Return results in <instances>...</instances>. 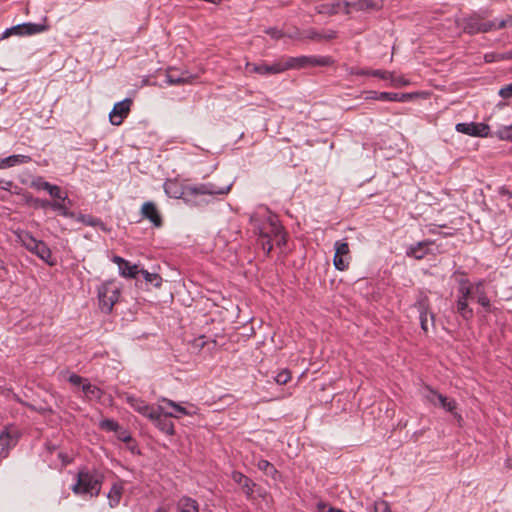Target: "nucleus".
Returning a JSON list of instances; mask_svg holds the SVG:
<instances>
[{
  "mask_svg": "<svg viewBox=\"0 0 512 512\" xmlns=\"http://www.w3.org/2000/svg\"><path fill=\"white\" fill-rule=\"evenodd\" d=\"M254 228L258 231L263 250L269 254L272 250V241L278 246L286 244V235L283 232L278 217L269 210H263L251 217Z\"/></svg>",
  "mask_w": 512,
  "mask_h": 512,
  "instance_id": "obj_1",
  "label": "nucleus"
},
{
  "mask_svg": "<svg viewBox=\"0 0 512 512\" xmlns=\"http://www.w3.org/2000/svg\"><path fill=\"white\" fill-rule=\"evenodd\" d=\"M232 187V182L219 185L215 182L194 185V205L208 204L218 196L226 195Z\"/></svg>",
  "mask_w": 512,
  "mask_h": 512,
  "instance_id": "obj_2",
  "label": "nucleus"
},
{
  "mask_svg": "<svg viewBox=\"0 0 512 512\" xmlns=\"http://www.w3.org/2000/svg\"><path fill=\"white\" fill-rule=\"evenodd\" d=\"M15 235L18 239V241L25 246L26 249H28L30 252L37 255L40 259L45 261L48 265L53 266L55 265V260L52 258L51 250L48 248V246L40 241L34 238L31 233L24 231V230H17L15 231Z\"/></svg>",
  "mask_w": 512,
  "mask_h": 512,
  "instance_id": "obj_3",
  "label": "nucleus"
},
{
  "mask_svg": "<svg viewBox=\"0 0 512 512\" xmlns=\"http://www.w3.org/2000/svg\"><path fill=\"white\" fill-rule=\"evenodd\" d=\"M283 72L291 69H302L315 66H329L333 60L329 56H298L282 57Z\"/></svg>",
  "mask_w": 512,
  "mask_h": 512,
  "instance_id": "obj_4",
  "label": "nucleus"
},
{
  "mask_svg": "<svg viewBox=\"0 0 512 512\" xmlns=\"http://www.w3.org/2000/svg\"><path fill=\"white\" fill-rule=\"evenodd\" d=\"M120 298V286L114 280H108L98 287L99 305L102 311L110 313Z\"/></svg>",
  "mask_w": 512,
  "mask_h": 512,
  "instance_id": "obj_5",
  "label": "nucleus"
},
{
  "mask_svg": "<svg viewBox=\"0 0 512 512\" xmlns=\"http://www.w3.org/2000/svg\"><path fill=\"white\" fill-rule=\"evenodd\" d=\"M100 489L101 482L99 478L86 471L78 473L77 483L72 487L75 494H89L90 496L98 495Z\"/></svg>",
  "mask_w": 512,
  "mask_h": 512,
  "instance_id": "obj_6",
  "label": "nucleus"
},
{
  "mask_svg": "<svg viewBox=\"0 0 512 512\" xmlns=\"http://www.w3.org/2000/svg\"><path fill=\"white\" fill-rule=\"evenodd\" d=\"M457 312L465 320L473 317V310L468 306V299L473 295V285L462 280L458 288Z\"/></svg>",
  "mask_w": 512,
  "mask_h": 512,
  "instance_id": "obj_7",
  "label": "nucleus"
},
{
  "mask_svg": "<svg viewBox=\"0 0 512 512\" xmlns=\"http://www.w3.org/2000/svg\"><path fill=\"white\" fill-rule=\"evenodd\" d=\"M154 415L156 417L149 420L152 421L153 424L162 432L166 434H173L174 425L170 418H178V415L174 412H170L165 405H158Z\"/></svg>",
  "mask_w": 512,
  "mask_h": 512,
  "instance_id": "obj_8",
  "label": "nucleus"
},
{
  "mask_svg": "<svg viewBox=\"0 0 512 512\" xmlns=\"http://www.w3.org/2000/svg\"><path fill=\"white\" fill-rule=\"evenodd\" d=\"M48 30V25L46 24V18H44V23L35 24V23H23L16 26H13L7 29L4 32L3 37L6 38L10 35H34L38 33H42Z\"/></svg>",
  "mask_w": 512,
  "mask_h": 512,
  "instance_id": "obj_9",
  "label": "nucleus"
},
{
  "mask_svg": "<svg viewBox=\"0 0 512 512\" xmlns=\"http://www.w3.org/2000/svg\"><path fill=\"white\" fill-rule=\"evenodd\" d=\"M424 397L431 404H433L435 406L438 405V406L442 407L443 409H445L446 411L453 413L459 419H461V416L455 412L456 402L454 400L447 398L446 396L438 393L437 391L433 390L430 387L426 388Z\"/></svg>",
  "mask_w": 512,
  "mask_h": 512,
  "instance_id": "obj_10",
  "label": "nucleus"
},
{
  "mask_svg": "<svg viewBox=\"0 0 512 512\" xmlns=\"http://www.w3.org/2000/svg\"><path fill=\"white\" fill-rule=\"evenodd\" d=\"M334 248L333 264L337 270L344 271L349 267L351 259L349 245L346 241H336Z\"/></svg>",
  "mask_w": 512,
  "mask_h": 512,
  "instance_id": "obj_11",
  "label": "nucleus"
},
{
  "mask_svg": "<svg viewBox=\"0 0 512 512\" xmlns=\"http://www.w3.org/2000/svg\"><path fill=\"white\" fill-rule=\"evenodd\" d=\"M246 70L249 73H257L260 75H274V74H280L283 73V66H282V60L281 58L277 61L273 62L272 64H266V63H246Z\"/></svg>",
  "mask_w": 512,
  "mask_h": 512,
  "instance_id": "obj_12",
  "label": "nucleus"
},
{
  "mask_svg": "<svg viewBox=\"0 0 512 512\" xmlns=\"http://www.w3.org/2000/svg\"><path fill=\"white\" fill-rule=\"evenodd\" d=\"M457 132L474 136V137H485L489 134V126L484 123H458L455 127Z\"/></svg>",
  "mask_w": 512,
  "mask_h": 512,
  "instance_id": "obj_13",
  "label": "nucleus"
},
{
  "mask_svg": "<svg viewBox=\"0 0 512 512\" xmlns=\"http://www.w3.org/2000/svg\"><path fill=\"white\" fill-rule=\"evenodd\" d=\"M131 106V100L125 99L114 105L113 109L109 113V120L113 125H120L123 120L128 116Z\"/></svg>",
  "mask_w": 512,
  "mask_h": 512,
  "instance_id": "obj_14",
  "label": "nucleus"
},
{
  "mask_svg": "<svg viewBox=\"0 0 512 512\" xmlns=\"http://www.w3.org/2000/svg\"><path fill=\"white\" fill-rule=\"evenodd\" d=\"M125 399L127 403L138 413L143 415L144 417L148 419H154L156 416L154 415V412L157 408H154L153 406L147 404L142 399H139L132 395H126Z\"/></svg>",
  "mask_w": 512,
  "mask_h": 512,
  "instance_id": "obj_15",
  "label": "nucleus"
},
{
  "mask_svg": "<svg viewBox=\"0 0 512 512\" xmlns=\"http://www.w3.org/2000/svg\"><path fill=\"white\" fill-rule=\"evenodd\" d=\"M413 98L411 93H391V92H369V96L366 99L380 100V101H392V102H407Z\"/></svg>",
  "mask_w": 512,
  "mask_h": 512,
  "instance_id": "obj_16",
  "label": "nucleus"
},
{
  "mask_svg": "<svg viewBox=\"0 0 512 512\" xmlns=\"http://www.w3.org/2000/svg\"><path fill=\"white\" fill-rule=\"evenodd\" d=\"M416 307L419 312V320L421 328L424 332L428 331V316L430 317L431 323H434V314L430 312L429 303L426 296L420 297L416 303Z\"/></svg>",
  "mask_w": 512,
  "mask_h": 512,
  "instance_id": "obj_17",
  "label": "nucleus"
},
{
  "mask_svg": "<svg viewBox=\"0 0 512 512\" xmlns=\"http://www.w3.org/2000/svg\"><path fill=\"white\" fill-rule=\"evenodd\" d=\"M112 261L118 266L119 274L124 278H136L140 273L138 265L131 264L120 256H114Z\"/></svg>",
  "mask_w": 512,
  "mask_h": 512,
  "instance_id": "obj_18",
  "label": "nucleus"
},
{
  "mask_svg": "<svg viewBox=\"0 0 512 512\" xmlns=\"http://www.w3.org/2000/svg\"><path fill=\"white\" fill-rule=\"evenodd\" d=\"M141 213L145 218L149 219L154 224V226H161L162 219L154 203H144L141 208Z\"/></svg>",
  "mask_w": 512,
  "mask_h": 512,
  "instance_id": "obj_19",
  "label": "nucleus"
},
{
  "mask_svg": "<svg viewBox=\"0 0 512 512\" xmlns=\"http://www.w3.org/2000/svg\"><path fill=\"white\" fill-rule=\"evenodd\" d=\"M429 244H430V242H428V241L418 242L417 244L410 246L407 249L406 254L409 257H413L417 260H420V259L424 258L425 255L427 254Z\"/></svg>",
  "mask_w": 512,
  "mask_h": 512,
  "instance_id": "obj_20",
  "label": "nucleus"
},
{
  "mask_svg": "<svg viewBox=\"0 0 512 512\" xmlns=\"http://www.w3.org/2000/svg\"><path fill=\"white\" fill-rule=\"evenodd\" d=\"M232 479L243 488L248 496L253 494L255 484L247 476L240 472H233Z\"/></svg>",
  "mask_w": 512,
  "mask_h": 512,
  "instance_id": "obj_21",
  "label": "nucleus"
},
{
  "mask_svg": "<svg viewBox=\"0 0 512 512\" xmlns=\"http://www.w3.org/2000/svg\"><path fill=\"white\" fill-rule=\"evenodd\" d=\"M482 20L483 17H481L478 14H474L472 16L465 18L463 20L464 30L471 34L480 33V31H478V28L481 27Z\"/></svg>",
  "mask_w": 512,
  "mask_h": 512,
  "instance_id": "obj_22",
  "label": "nucleus"
},
{
  "mask_svg": "<svg viewBox=\"0 0 512 512\" xmlns=\"http://www.w3.org/2000/svg\"><path fill=\"white\" fill-rule=\"evenodd\" d=\"M165 192L169 197L172 198H183L185 196V191L182 188L181 184L176 180H169L165 183Z\"/></svg>",
  "mask_w": 512,
  "mask_h": 512,
  "instance_id": "obj_23",
  "label": "nucleus"
},
{
  "mask_svg": "<svg viewBox=\"0 0 512 512\" xmlns=\"http://www.w3.org/2000/svg\"><path fill=\"white\" fill-rule=\"evenodd\" d=\"M473 294L476 295L477 302L488 311L490 308V300L483 289L482 282L473 285Z\"/></svg>",
  "mask_w": 512,
  "mask_h": 512,
  "instance_id": "obj_24",
  "label": "nucleus"
},
{
  "mask_svg": "<svg viewBox=\"0 0 512 512\" xmlns=\"http://www.w3.org/2000/svg\"><path fill=\"white\" fill-rule=\"evenodd\" d=\"M208 158H209V161H208L207 165H204V163L200 160L196 161L194 159V165L198 166L197 173L202 175L203 177H205L206 175L211 173L216 166L214 163L215 159L212 156H209Z\"/></svg>",
  "mask_w": 512,
  "mask_h": 512,
  "instance_id": "obj_25",
  "label": "nucleus"
},
{
  "mask_svg": "<svg viewBox=\"0 0 512 512\" xmlns=\"http://www.w3.org/2000/svg\"><path fill=\"white\" fill-rule=\"evenodd\" d=\"M82 391H83L85 397L90 400L99 399L102 394L101 390L98 387L92 385L91 383H89L87 381L85 383H83Z\"/></svg>",
  "mask_w": 512,
  "mask_h": 512,
  "instance_id": "obj_26",
  "label": "nucleus"
},
{
  "mask_svg": "<svg viewBox=\"0 0 512 512\" xmlns=\"http://www.w3.org/2000/svg\"><path fill=\"white\" fill-rule=\"evenodd\" d=\"M190 77L191 76L188 72L178 75L175 70H171L167 74V83L180 84V83H184V82H189Z\"/></svg>",
  "mask_w": 512,
  "mask_h": 512,
  "instance_id": "obj_27",
  "label": "nucleus"
},
{
  "mask_svg": "<svg viewBox=\"0 0 512 512\" xmlns=\"http://www.w3.org/2000/svg\"><path fill=\"white\" fill-rule=\"evenodd\" d=\"M69 203L70 200L67 199V196H64L61 200L54 201L51 204V207L54 208L55 210H59L60 213L65 217H74V214L71 213L67 208V204Z\"/></svg>",
  "mask_w": 512,
  "mask_h": 512,
  "instance_id": "obj_28",
  "label": "nucleus"
},
{
  "mask_svg": "<svg viewBox=\"0 0 512 512\" xmlns=\"http://www.w3.org/2000/svg\"><path fill=\"white\" fill-rule=\"evenodd\" d=\"M122 486L119 484H114L108 493V500L111 507H114L119 504L121 496H122Z\"/></svg>",
  "mask_w": 512,
  "mask_h": 512,
  "instance_id": "obj_29",
  "label": "nucleus"
},
{
  "mask_svg": "<svg viewBox=\"0 0 512 512\" xmlns=\"http://www.w3.org/2000/svg\"><path fill=\"white\" fill-rule=\"evenodd\" d=\"M257 467L259 470L264 472L266 475L271 476L274 479L276 478V476L278 474V471L276 470L274 465H272L267 460H264V459L259 460L257 463Z\"/></svg>",
  "mask_w": 512,
  "mask_h": 512,
  "instance_id": "obj_30",
  "label": "nucleus"
},
{
  "mask_svg": "<svg viewBox=\"0 0 512 512\" xmlns=\"http://www.w3.org/2000/svg\"><path fill=\"white\" fill-rule=\"evenodd\" d=\"M158 405H165L170 412L176 413L178 417L188 414V411L184 407H181L171 400L163 399Z\"/></svg>",
  "mask_w": 512,
  "mask_h": 512,
  "instance_id": "obj_31",
  "label": "nucleus"
},
{
  "mask_svg": "<svg viewBox=\"0 0 512 512\" xmlns=\"http://www.w3.org/2000/svg\"><path fill=\"white\" fill-rule=\"evenodd\" d=\"M147 283L159 288L162 284V278L157 273H150L147 270H140V273Z\"/></svg>",
  "mask_w": 512,
  "mask_h": 512,
  "instance_id": "obj_32",
  "label": "nucleus"
},
{
  "mask_svg": "<svg viewBox=\"0 0 512 512\" xmlns=\"http://www.w3.org/2000/svg\"><path fill=\"white\" fill-rule=\"evenodd\" d=\"M14 443L15 440L8 431L5 430L0 433V452H4Z\"/></svg>",
  "mask_w": 512,
  "mask_h": 512,
  "instance_id": "obj_33",
  "label": "nucleus"
},
{
  "mask_svg": "<svg viewBox=\"0 0 512 512\" xmlns=\"http://www.w3.org/2000/svg\"><path fill=\"white\" fill-rule=\"evenodd\" d=\"M11 167L26 164L31 161V158L27 155H11L7 157Z\"/></svg>",
  "mask_w": 512,
  "mask_h": 512,
  "instance_id": "obj_34",
  "label": "nucleus"
},
{
  "mask_svg": "<svg viewBox=\"0 0 512 512\" xmlns=\"http://www.w3.org/2000/svg\"><path fill=\"white\" fill-rule=\"evenodd\" d=\"M390 85L394 87H404L410 84L409 80L405 79L402 76H397L393 72H391L390 76Z\"/></svg>",
  "mask_w": 512,
  "mask_h": 512,
  "instance_id": "obj_35",
  "label": "nucleus"
},
{
  "mask_svg": "<svg viewBox=\"0 0 512 512\" xmlns=\"http://www.w3.org/2000/svg\"><path fill=\"white\" fill-rule=\"evenodd\" d=\"M51 185L50 183L44 181L42 178L38 177L36 179H34L31 183V186L35 189H38V190H46L48 192V190L51 188Z\"/></svg>",
  "mask_w": 512,
  "mask_h": 512,
  "instance_id": "obj_36",
  "label": "nucleus"
},
{
  "mask_svg": "<svg viewBox=\"0 0 512 512\" xmlns=\"http://www.w3.org/2000/svg\"><path fill=\"white\" fill-rule=\"evenodd\" d=\"M497 135L502 140L512 141V123L500 129Z\"/></svg>",
  "mask_w": 512,
  "mask_h": 512,
  "instance_id": "obj_37",
  "label": "nucleus"
},
{
  "mask_svg": "<svg viewBox=\"0 0 512 512\" xmlns=\"http://www.w3.org/2000/svg\"><path fill=\"white\" fill-rule=\"evenodd\" d=\"M290 372L288 370H282L275 376L277 384L284 385L290 380Z\"/></svg>",
  "mask_w": 512,
  "mask_h": 512,
  "instance_id": "obj_38",
  "label": "nucleus"
},
{
  "mask_svg": "<svg viewBox=\"0 0 512 512\" xmlns=\"http://www.w3.org/2000/svg\"><path fill=\"white\" fill-rule=\"evenodd\" d=\"M492 30H496V20L495 21H483L482 20L481 27L478 28V31H480V33H486V32L492 31Z\"/></svg>",
  "mask_w": 512,
  "mask_h": 512,
  "instance_id": "obj_39",
  "label": "nucleus"
},
{
  "mask_svg": "<svg viewBox=\"0 0 512 512\" xmlns=\"http://www.w3.org/2000/svg\"><path fill=\"white\" fill-rule=\"evenodd\" d=\"M100 427L109 431H117L118 424L110 419H105L100 422Z\"/></svg>",
  "mask_w": 512,
  "mask_h": 512,
  "instance_id": "obj_40",
  "label": "nucleus"
},
{
  "mask_svg": "<svg viewBox=\"0 0 512 512\" xmlns=\"http://www.w3.org/2000/svg\"><path fill=\"white\" fill-rule=\"evenodd\" d=\"M370 76L378 77L383 80H390L391 72L384 70H370Z\"/></svg>",
  "mask_w": 512,
  "mask_h": 512,
  "instance_id": "obj_41",
  "label": "nucleus"
},
{
  "mask_svg": "<svg viewBox=\"0 0 512 512\" xmlns=\"http://www.w3.org/2000/svg\"><path fill=\"white\" fill-rule=\"evenodd\" d=\"M499 96L504 98V99L512 98V83L502 87L499 90Z\"/></svg>",
  "mask_w": 512,
  "mask_h": 512,
  "instance_id": "obj_42",
  "label": "nucleus"
},
{
  "mask_svg": "<svg viewBox=\"0 0 512 512\" xmlns=\"http://www.w3.org/2000/svg\"><path fill=\"white\" fill-rule=\"evenodd\" d=\"M317 511L318 512H345L341 509L335 508V507H327V504L324 502H319L317 504Z\"/></svg>",
  "mask_w": 512,
  "mask_h": 512,
  "instance_id": "obj_43",
  "label": "nucleus"
},
{
  "mask_svg": "<svg viewBox=\"0 0 512 512\" xmlns=\"http://www.w3.org/2000/svg\"><path fill=\"white\" fill-rule=\"evenodd\" d=\"M68 381L72 385L80 387L82 389L83 383H85L87 380L81 378L78 375L72 374V375L69 376Z\"/></svg>",
  "mask_w": 512,
  "mask_h": 512,
  "instance_id": "obj_44",
  "label": "nucleus"
},
{
  "mask_svg": "<svg viewBox=\"0 0 512 512\" xmlns=\"http://www.w3.org/2000/svg\"><path fill=\"white\" fill-rule=\"evenodd\" d=\"M265 33L275 40L284 37V33L282 32V30H279L277 28H268L265 30Z\"/></svg>",
  "mask_w": 512,
  "mask_h": 512,
  "instance_id": "obj_45",
  "label": "nucleus"
},
{
  "mask_svg": "<svg viewBox=\"0 0 512 512\" xmlns=\"http://www.w3.org/2000/svg\"><path fill=\"white\" fill-rule=\"evenodd\" d=\"M48 193L56 199V201L61 200L64 196L62 195L61 189L59 186L51 185V188L48 190Z\"/></svg>",
  "mask_w": 512,
  "mask_h": 512,
  "instance_id": "obj_46",
  "label": "nucleus"
},
{
  "mask_svg": "<svg viewBox=\"0 0 512 512\" xmlns=\"http://www.w3.org/2000/svg\"><path fill=\"white\" fill-rule=\"evenodd\" d=\"M303 37L310 39V40L320 41V40H322V33H319L317 31L311 29V30L306 31Z\"/></svg>",
  "mask_w": 512,
  "mask_h": 512,
  "instance_id": "obj_47",
  "label": "nucleus"
},
{
  "mask_svg": "<svg viewBox=\"0 0 512 512\" xmlns=\"http://www.w3.org/2000/svg\"><path fill=\"white\" fill-rule=\"evenodd\" d=\"M509 25H512V17L508 16L506 19L496 21V30L503 29Z\"/></svg>",
  "mask_w": 512,
  "mask_h": 512,
  "instance_id": "obj_48",
  "label": "nucleus"
},
{
  "mask_svg": "<svg viewBox=\"0 0 512 512\" xmlns=\"http://www.w3.org/2000/svg\"><path fill=\"white\" fill-rule=\"evenodd\" d=\"M375 512H392V511H391L388 503L385 501H382L375 505Z\"/></svg>",
  "mask_w": 512,
  "mask_h": 512,
  "instance_id": "obj_49",
  "label": "nucleus"
},
{
  "mask_svg": "<svg viewBox=\"0 0 512 512\" xmlns=\"http://www.w3.org/2000/svg\"><path fill=\"white\" fill-rule=\"evenodd\" d=\"M180 512H190L191 504L190 499H182L179 503Z\"/></svg>",
  "mask_w": 512,
  "mask_h": 512,
  "instance_id": "obj_50",
  "label": "nucleus"
},
{
  "mask_svg": "<svg viewBox=\"0 0 512 512\" xmlns=\"http://www.w3.org/2000/svg\"><path fill=\"white\" fill-rule=\"evenodd\" d=\"M117 436L118 438L123 441V442H129L131 440V436L129 434V432H127L126 430H117Z\"/></svg>",
  "mask_w": 512,
  "mask_h": 512,
  "instance_id": "obj_51",
  "label": "nucleus"
},
{
  "mask_svg": "<svg viewBox=\"0 0 512 512\" xmlns=\"http://www.w3.org/2000/svg\"><path fill=\"white\" fill-rule=\"evenodd\" d=\"M349 73L352 74V75L370 76V70H367V69L351 68L349 70Z\"/></svg>",
  "mask_w": 512,
  "mask_h": 512,
  "instance_id": "obj_52",
  "label": "nucleus"
},
{
  "mask_svg": "<svg viewBox=\"0 0 512 512\" xmlns=\"http://www.w3.org/2000/svg\"><path fill=\"white\" fill-rule=\"evenodd\" d=\"M77 220L82 222V223H84V224H86V225L94 226L96 224V222L93 219H91V218H89L87 216H84V215L78 216Z\"/></svg>",
  "mask_w": 512,
  "mask_h": 512,
  "instance_id": "obj_53",
  "label": "nucleus"
},
{
  "mask_svg": "<svg viewBox=\"0 0 512 512\" xmlns=\"http://www.w3.org/2000/svg\"><path fill=\"white\" fill-rule=\"evenodd\" d=\"M361 7L367 8V9H373L376 7L375 3L371 0H364L361 2Z\"/></svg>",
  "mask_w": 512,
  "mask_h": 512,
  "instance_id": "obj_54",
  "label": "nucleus"
},
{
  "mask_svg": "<svg viewBox=\"0 0 512 512\" xmlns=\"http://www.w3.org/2000/svg\"><path fill=\"white\" fill-rule=\"evenodd\" d=\"M205 344H206V342L203 340V337L194 339V342H193L194 348H196V347L203 348L205 346Z\"/></svg>",
  "mask_w": 512,
  "mask_h": 512,
  "instance_id": "obj_55",
  "label": "nucleus"
},
{
  "mask_svg": "<svg viewBox=\"0 0 512 512\" xmlns=\"http://www.w3.org/2000/svg\"><path fill=\"white\" fill-rule=\"evenodd\" d=\"M9 160L8 158H3L0 160V170L10 168Z\"/></svg>",
  "mask_w": 512,
  "mask_h": 512,
  "instance_id": "obj_56",
  "label": "nucleus"
},
{
  "mask_svg": "<svg viewBox=\"0 0 512 512\" xmlns=\"http://www.w3.org/2000/svg\"><path fill=\"white\" fill-rule=\"evenodd\" d=\"M335 37V32L334 31H329L327 33H322V40H330V39H333Z\"/></svg>",
  "mask_w": 512,
  "mask_h": 512,
  "instance_id": "obj_57",
  "label": "nucleus"
},
{
  "mask_svg": "<svg viewBox=\"0 0 512 512\" xmlns=\"http://www.w3.org/2000/svg\"><path fill=\"white\" fill-rule=\"evenodd\" d=\"M0 186H1L3 189H5V190H9V189H10V187L12 186V182H10V181H6V182H4V181L0 180Z\"/></svg>",
  "mask_w": 512,
  "mask_h": 512,
  "instance_id": "obj_58",
  "label": "nucleus"
},
{
  "mask_svg": "<svg viewBox=\"0 0 512 512\" xmlns=\"http://www.w3.org/2000/svg\"><path fill=\"white\" fill-rule=\"evenodd\" d=\"M37 203H38L40 206H42V207H46V206H48V205H49V203H48L47 201H39V200H38V201H37Z\"/></svg>",
  "mask_w": 512,
  "mask_h": 512,
  "instance_id": "obj_59",
  "label": "nucleus"
},
{
  "mask_svg": "<svg viewBox=\"0 0 512 512\" xmlns=\"http://www.w3.org/2000/svg\"><path fill=\"white\" fill-rule=\"evenodd\" d=\"M504 58H512V55L509 54V55L505 56Z\"/></svg>",
  "mask_w": 512,
  "mask_h": 512,
  "instance_id": "obj_60",
  "label": "nucleus"
},
{
  "mask_svg": "<svg viewBox=\"0 0 512 512\" xmlns=\"http://www.w3.org/2000/svg\"><path fill=\"white\" fill-rule=\"evenodd\" d=\"M3 267V262L0 260V268Z\"/></svg>",
  "mask_w": 512,
  "mask_h": 512,
  "instance_id": "obj_61",
  "label": "nucleus"
},
{
  "mask_svg": "<svg viewBox=\"0 0 512 512\" xmlns=\"http://www.w3.org/2000/svg\"><path fill=\"white\" fill-rule=\"evenodd\" d=\"M156 512H165V511L162 509H158Z\"/></svg>",
  "mask_w": 512,
  "mask_h": 512,
  "instance_id": "obj_62",
  "label": "nucleus"
},
{
  "mask_svg": "<svg viewBox=\"0 0 512 512\" xmlns=\"http://www.w3.org/2000/svg\"><path fill=\"white\" fill-rule=\"evenodd\" d=\"M193 509H194V511H195V510H197V507H196V505H195V504H194V506H193Z\"/></svg>",
  "mask_w": 512,
  "mask_h": 512,
  "instance_id": "obj_63",
  "label": "nucleus"
}]
</instances>
